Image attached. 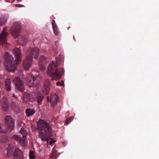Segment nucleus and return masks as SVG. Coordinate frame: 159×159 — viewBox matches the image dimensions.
<instances>
[{"label":"nucleus","mask_w":159,"mask_h":159,"mask_svg":"<svg viewBox=\"0 0 159 159\" xmlns=\"http://www.w3.org/2000/svg\"><path fill=\"white\" fill-rule=\"evenodd\" d=\"M62 58V56L56 57V62L52 61L48 66L47 75L48 76L52 77V80L60 79L64 73L63 68H57L61 63Z\"/></svg>","instance_id":"obj_1"},{"label":"nucleus","mask_w":159,"mask_h":159,"mask_svg":"<svg viewBox=\"0 0 159 159\" xmlns=\"http://www.w3.org/2000/svg\"><path fill=\"white\" fill-rule=\"evenodd\" d=\"M39 135L43 141H48L49 136L52 133V128L49 123L44 120H40L37 123Z\"/></svg>","instance_id":"obj_2"},{"label":"nucleus","mask_w":159,"mask_h":159,"mask_svg":"<svg viewBox=\"0 0 159 159\" xmlns=\"http://www.w3.org/2000/svg\"><path fill=\"white\" fill-rule=\"evenodd\" d=\"M43 98V94L39 92H38L37 93L33 92L31 94L25 92L23 94V101L26 103L29 101L33 102L37 101L38 104H41Z\"/></svg>","instance_id":"obj_3"},{"label":"nucleus","mask_w":159,"mask_h":159,"mask_svg":"<svg viewBox=\"0 0 159 159\" xmlns=\"http://www.w3.org/2000/svg\"><path fill=\"white\" fill-rule=\"evenodd\" d=\"M13 53L15 58L14 62V65H12V62L8 60H6L4 64V66L7 70L11 72L15 70L16 66L20 63V50L18 48H16L14 49Z\"/></svg>","instance_id":"obj_4"},{"label":"nucleus","mask_w":159,"mask_h":159,"mask_svg":"<svg viewBox=\"0 0 159 159\" xmlns=\"http://www.w3.org/2000/svg\"><path fill=\"white\" fill-rule=\"evenodd\" d=\"M4 121L5 125H0V132L3 133L6 132L8 129L11 128L14 125L12 117L10 116H6Z\"/></svg>","instance_id":"obj_5"},{"label":"nucleus","mask_w":159,"mask_h":159,"mask_svg":"<svg viewBox=\"0 0 159 159\" xmlns=\"http://www.w3.org/2000/svg\"><path fill=\"white\" fill-rule=\"evenodd\" d=\"M39 49L36 47L29 48L26 52L27 56L33 58L37 59L39 56Z\"/></svg>","instance_id":"obj_6"},{"label":"nucleus","mask_w":159,"mask_h":159,"mask_svg":"<svg viewBox=\"0 0 159 159\" xmlns=\"http://www.w3.org/2000/svg\"><path fill=\"white\" fill-rule=\"evenodd\" d=\"M20 25L19 22H15L11 28L10 33L15 38L17 37L19 35Z\"/></svg>","instance_id":"obj_7"},{"label":"nucleus","mask_w":159,"mask_h":159,"mask_svg":"<svg viewBox=\"0 0 159 159\" xmlns=\"http://www.w3.org/2000/svg\"><path fill=\"white\" fill-rule=\"evenodd\" d=\"M27 78L28 80L27 85L30 87H36L39 84L38 81L31 74L28 75Z\"/></svg>","instance_id":"obj_8"},{"label":"nucleus","mask_w":159,"mask_h":159,"mask_svg":"<svg viewBox=\"0 0 159 159\" xmlns=\"http://www.w3.org/2000/svg\"><path fill=\"white\" fill-rule=\"evenodd\" d=\"M20 134L22 135V137L21 138L20 136V146L23 147H25L28 144V141L26 138L27 133L26 130L24 129L23 128L20 129Z\"/></svg>","instance_id":"obj_9"},{"label":"nucleus","mask_w":159,"mask_h":159,"mask_svg":"<svg viewBox=\"0 0 159 159\" xmlns=\"http://www.w3.org/2000/svg\"><path fill=\"white\" fill-rule=\"evenodd\" d=\"M7 33L5 31H3L1 34L0 36V43L2 44V46L5 48L9 45V44L6 42V37Z\"/></svg>","instance_id":"obj_10"},{"label":"nucleus","mask_w":159,"mask_h":159,"mask_svg":"<svg viewBox=\"0 0 159 159\" xmlns=\"http://www.w3.org/2000/svg\"><path fill=\"white\" fill-rule=\"evenodd\" d=\"M33 59L31 57L26 56V58L24 60L23 66L25 70H28L33 63Z\"/></svg>","instance_id":"obj_11"},{"label":"nucleus","mask_w":159,"mask_h":159,"mask_svg":"<svg viewBox=\"0 0 159 159\" xmlns=\"http://www.w3.org/2000/svg\"><path fill=\"white\" fill-rule=\"evenodd\" d=\"M47 99L48 102H50L51 103L52 106H54V105L57 104L58 99L57 95L56 94H54L51 95L50 98L47 96Z\"/></svg>","instance_id":"obj_12"},{"label":"nucleus","mask_w":159,"mask_h":159,"mask_svg":"<svg viewBox=\"0 0 159 159\" xmlns=\"http://www.w3.org/2000/svg\"><path fill=\"white\" fill-rule=\"evenodd\" d=\"M51 81L48 80H45L44 83V88L46 91V94H48L50 88Z\"/></svg>","instance_id":"obj_13"},{"label":"nucleus","mask_w":159,"mask_h":159,"mask_svg":"<svg viewBox=\"0 0 159 159\" xmlns=\"http://www.w3.org/2000/svg\"><path fill=\"white\" fill-rule=\"evenodd\" d=\"M13 159H20V149L19 148L15 149L13 153Z\"/></svg>","instance_id":"obj_14"},{"label":"nucleus","mask_w":159,"mask_h":159,"mask_svg":"<svg viewBox=\"0 0 159 159\" xmlns=\"http://www.w3.org/2000/svg\"><path fill=\"white\" fill-rule=\"evenodd\" d=\"M15 85L16 89L19 90L20 87V78L19 77H15L13 80Z\"/></svg>","instance_id":"obj_15"},{"label":"nucleus","mask_w":159,"mask_h":159,"mask_svg":"<svg viewBox=\"0 0 159 159\" xmlns=\"http://www.w3.org/2000/svg\"><path fill=\"white\" fill-rule=\"evenodd\" d=\"M10 80L8 78L5 81V86L7 91H9L11 90Z\"/></svg>","instance_id":"obj_16"},{"label":"nucleus","mask_w":159,"mask_h":159,"mask_svg":"<svg viewBox=\"0 0 159 159\" xmlns=\"http://www.w3.org/2000/svg\"><path fill=\"white\" fill-rule=\"evenodd\" d=\"M2 107L3 110H7L8 108L7 102L6 100H3L2 103Z\"/></svg>","instance_id":"obj_17"},{"label":"nucleus","mask_w":159,"mask_h":159,"mask_svg":"<svg viewBox=\"0 0 159 159\" xmlns=\"http://www.w3.org/2000/svg\"><path fill=\"white\" fill-rule=\"evenodd\" d=\"M27 38L26 36H24L20 38V45L24 46L26 44Z\"/></svg>","instance_id":"obj_18"},{"label":"nucleus","mask_w":159,"mask_h":159,"mask_svg":"<svg viewBox=\"0 0 159 159\" xmlns=\"http://www.w3.org/2000/svg\"><path fill=\"white\" fill-rule=\"evenodd\" d=\"M25 112L27 116H30L34 113V110L32 109H28L26 110Z\"/></svg>","instance_id":"obj_19"},{"label":"nucleus","mask_w":159,"mask_h":159,"mask_svg":"<svg viewBox=\"0 0 159 159\" xmlns=\"http://www.w3.org/2000/svg\"><path fill=\"white\" fill-rule=\"evenodd\" d=\"M54 33L55 35H58L59 34V32L58 30V28L57 26L52 27Z\"/></svg>","instance_id":"obj_20"},{"label":"nucleus","mask_w":159,"mask_h":159,"mask_svg":"<svg viewBox=\"0 0 159 159\" xmlns=\"http://www.w3.org/2000/svg\"><path fill=\"white\" fill-rule=\"evenodd\" d=\"M39 67L40 70L42 71H44L45 67L43 64V62H39Z\"/></svg>","instance_id":"obj_21"},{"label":"nucleus","mask_w":159,"mask_h":159,"mask_svg":"<svg viewBox=\"0 0 159 159\" xmlns=\"http://www.w3.org/2000/svg\"><path fill=\"white\" fill-rule=\"evenodd\" d=\"M7 20L6 19L2 18L0 19V25H3L6 22Z\"/></svg>","instance_id":"obj_22"},{"label":"nucleus","mask_w":159,"mask_h":159,"mask_svg":"<svg viewBox=\"0 0 159 159\" xmlns=\"http://www.w3.org/2000/svg\"><path fill=\"white\" fill-rule=\"evenodd\" d=\"M73 118H74L72 116L69 117L67 118L66 121V124L67 125L69 124L73 120Z\"/></svg>","instance_id":"obj_23"},{"label":"nucleus","mask_w":159,"mask_h":159,"mask_svg":"<svg viewBox=\"0 0 159 159\" xmlns=\"http://www.w3.org/2000/svg\"><path fill=\"white\" fill-rule=\"evenodd\" d=\"M51 136V135H50L49 136V139L48 140V141H46L47 143H48V142L49 141V142H50V144L51 145H53V144L55 143V141H54L53 139H52V138H50V137Z\"/></svg>","instance_id":"obj_24"},{"label":"nucleus","mask_w":159,"mask_h":159,"mask_svg":"<svg viewBox=\"0 0 159 159\" xmlns=\"http://www.w3.org/2000/svg\"><path fill=\"white\" fill-rule=\"evenodd\" d=\"M29 157L30 159H35V157L34 155L33 152L32 151H30L29 153Z\"/></svg>","instance_id":"obj_25"},{"label":"nucleus","mask_w":159,"mask_h":159,"mask_svg":"<svg viewBox=\"0 0 159 159\" xmlns=\"http://www.w3.org/2000/svg\"><path fill=\"white\" fill-rule=\"evenodd\" d=\"M11 108L16 110L17 108L16 104L15 103H12L11 106Z\"/></svg>","instance_id":"obj_26"},{"label":"nucleus","mask_w":159,"mask_h":159,"mask_svg":"<svg viewBox=\"0 0 159 159\" xmlns=\"http://www.w3.org/2000/svg\"><path fill=\"white\" fill-rule=\"evenodd\" d=\"M57 153L56 151H54L53 150H52V154L51 155V157L52 158H54V157L56 158L57 157V155L56 154Z\"/></svg>","instance_id":"obj_27"},{"label":"nucleus","mask_w":159,"mask_h":159,"mask_svg":"<svg viewBox=\"0 0 159 159\" xmlns=\"http://www.w3.org/2000/svg\"><path fill=\"white\" fill-rule=\"evenodd\" d=\"M20 92H23L24 91V84L23 82H22L20 80Z\"/></svg>","instance_id":"obj_28"},{"label":"nucleus","mask_w":159,"mask_h":159,"mask_svg":"<svg viewBox=\"0 0 159 159\" xmlns=\"http://www.w3.org/2000/svg\"><path fill=\"white\" fill-rule=\"evenodd\" d=\"M45 59V58L44 56H40L39 59V62H43V61Z\"/></svg>","instance_id":"obj_29"},{"label":"nucleus","mask_w":159,"mask_h":159,"mask_svg":"<svg viewBox=\"0 0 159 159\" xmlns=\"http://www.w3.org/2000/svg\"><path fill=\"white\" fill-rule=\"evenodd\" d=\"M56 85L57 86H63L64 85V82L62 81H61V83L60 82H58L56 83Z\"/></svg>","instance_id":"obj_30"},{"label":"nucleus","mask_w":159,"mask_h":159,"mask_svg":"<svg viewBox=\"0 0 159 159\" xmlns=\"http://www.w3.org/2000/svg\"><path fill=\"white\" fill-rule=\"evenodd\" d=\"M13 138L16 140L19 141L20 140V137L16 135H14L13 136Z\"/></svg>","instance_id":"obj_31"},{"label":"nucleus","mask_w":159,"mask_h":159,"mask_svg":"<svg viewBox=\"0 0 159 159\" xmlns=\"http://www.w3.org/2000/svg\"><path fill=\"white\" fill-rule=\"evenodd\" d=\"M55 44L56 47L55 48H53L52 49L55 53H57V44L56 43Z\"/></svg>","instance_id":"obj_32"},{"label":"nucleus","mask_w":159,"mask_h":159,"mask_svg":"<svg viewBox=\"0 0 159 159\" xmlns=\"http://www.w3.org/2000/svg\"><path fill=\"white\" fill-rule=\"evenodd\" d=\"M52 27L57 26L56 24L55 23V20H53L52 21Z\"/></svg>","instance_id":"obj_33"},{"label":"nucleus","mask_w":159,"mask_h":159,"mask_svg":"<svg viewBox=\"0 0 159 159\" xmlns=\"http://www.w3.org/2000/svg\"><path fill=\"white\" fill-rule=\"evenodd\" d=\"M10 56V55H9L8 53L6 54H5V57H7V58H9Z\"/></svg>","instance_id":"obj_34"},{"label":"nucleus","mask_w":159,"mask_h":159,"mask_svg":"<svg viewBox=\"0 0 159 159\" xmlns=\"http://www.w3.org/2000/svg\"><path fill=\"white\" fill-rule=\"evenodd\" d=\"M15 6L17 7H20V4H15Z\"/></svg>","instance_id":"obj_35"},{"label":"nucleus","mask_w":159,"mask_h":159,"mask_svg":"<svg viewBox=\"0 0 159 159\" xmlns=\"http://www.w3.org/2000/svg\"><path fill=\"white\" fill-rule=\"evenodd\" d=\"M20 7H23V5H21V4H20Z\"/></svg>","instance_id":"obj_36"},{"label":"nucleus","mask_w":159,"mask_h":159,"mask_svg":"<svg viewBox=\"0 0 159 159\" xmlns=\"http://www.w3.org/2000/svg\"><path fill=\"white\" fill-rule=\"evenodd\" d=\"M21 150H20V157H21Z\"/></svg>","instance_id":"obj_37"}]
</instances>
